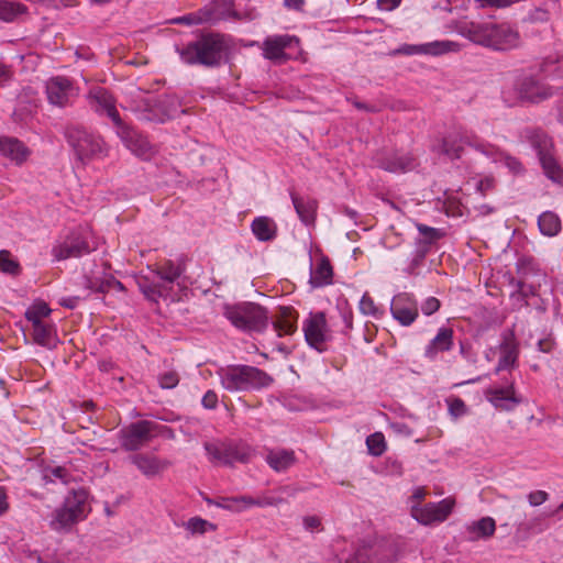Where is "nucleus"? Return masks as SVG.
<instances>
[{
	"label": "nucleus",
	"instance_id": "1",
	"mask_svg": "<svg viewBox=\"0 0 563 563\" xmlns=\"http://www.w3.org/2000/svg\"><path fill=\"white\" fill-rule=\"evenodd\" d=\"M465 146L474 148L492 163L507 167L515 175L523 172L522 164L516 157L508 155L496 145L485 142L465 130L454 131L445 135L438 151L450 159H460L464 154Z\"/></svg>",
	"mask_w": 563,
	"mask_h": 563
},
{
	"label": "nucleus",
	"instance_id": "2",
	"mask_svg": "<svg viewBox=\"0 0 563 563\" xmlns=\"http://www.w3.org/2000/svg\"><path fill=\"white\" fill-rule=\"evenodd\" d=\"M227 49V43L222 35L209 33L202 35L198 41L191 42L186 46L176 47L181 60L188 65L216 66L219 65L223 53Z\"/></svg>",
	"mask_w": 563,
	"mask_h": 563
},
{
	"label": "nucleus",
	"instance_id": "3",
	"mask_svg": "<svg viewBox=\"0 0 563 563\" xmlns=\"http://www.w3.org/2000/svg\"><path fill=\"white\" fill-rule=\"evenodd\" d=\"M221 386L231 393L260 389L271 385L272 378L250 365H229L218 371Z\"/></svg>",
	"mask_w": 563,
	"mask_h": 563
},
{
	"label": "nucleus",
	"instance_id": "4",
	"mask_svg": "<svg viewBox=\"0 0 563 563\" xmlns=\"http://www.w3.org/2000/svg\"><path fill=\"white\" fill-rule=\"evenodd\" d=\"M223 314L234 328L244 332H262L268 324L266 309L253 302L225 305Z\"/></svg>",
	"mask_w": 563,
	"mask_h": 563
},
{
	"label": "nucleus",
	"instance_id": "5",
	"mask_svg": "<svg viewBox=\"0 0 563 563\" xmlns=\"http://www.w3.org/2000/svg\"><path fill=\"white\" fill-rule=\"evenodd\" d=\"M98 247L97 239L89 227H78L65 238L57 240L52 249L55 261L80 257Z\"/></svg>",
	"mask_w": 563,
	"mask_h": 563
},
{
	"label": "nucleus",
	"instance_id": "6",
	"mask_svg": "<svg viewBox=\"0 0 563 563\" xmlns=\"http://www.w3.org/2000/svg\"><path fill=\"white\" fill-rule=\"evenodd\" d=\"M153 272L162 283L150 282L147 277L141 276L137 279V285L148 300L156 302L159 298H167L169 296L168 286L181 275L183 269L172 261H166L157 265Z\"/></svg>",
	"mask_w": 563,
	"mask_h": 563
},
{
	"label": "nucleus",
	"instance_id": "7",
	"mask_svg": "<svg viewBox=\"0 0 563 563\" xmlns=\"http://www.w3.org/2000/svg\"><path fill=\"white\" fill-rule=\"evenodd\" d=\"M162 426L150 420H141L122 428L118 438L126 451H137L161 434Z\"/></svg>",
	"mask_w": 563,
	"mask_h": 563
},
{
	"label": "nucleus",
	"instance_id": "8",
	"mask_svg": "<svg viewBox=\"0 0 563 563\" xmlns=\"http://www.w3.org/2000/svg\"><path fill=\"white\" fill-rule=\"evenodd\" d=\"M209 460L217 465H233L246 463L253 455V450L245 443H205Z\"/></svg>",
	"mask_w": 563,
	"mask_h": 563
},
{
	"label": "nucleus",
	"instance_id": "9",
	"mask_svg": "<svg viewBox=\"0 0 563 563\" xmlns=\"http://www.w3.org/2000/svg\"><path fill=\"white\" fill-rule=\"evenodd\" d=\"M456 500L449 496L439 503H427L424 505H411L410 515L423 526L438 525L445 521L452 514Z\"/></svg>",
	"mask_w": 563,
	"mask_h": 563
},
{
	"label": "nucleus",
	"instance_id": "10",
	"mask_svg": "<svg viewBox=\"0 0 563 563\" xmlns=\"http://www.w3.org/2000/svg\"><path fill=\"white\" fill-rule=\"evenodd\" d=\"M66 137L81 161L101 156L106 152L103 141L82 128L73 126L67 129Z\"/></svg>",
	"mask_w": 563,
	"mask_h": 563
},
{
	"label": "nucleus",
	"instance_id": "11",
	"mask_svg": "<svg viewBox=\"0 0 563 563\" xmlns=\"http://www.w3.org/2000/svg\"><path fill=\"white\" fill-rule=\"evenodd\" d=\"M533 146L538 151L539 159L545 176L552 181L563 184V168L559 165L552 153V142L545 134L537 135Z\"/></svg>",
	"mask_w": 563,
	"mask_h": 563
},
{
	"label": "nucleus",
	"instance_id": "12",
	"mask_svg": "<svg viewBox=\"0 0 563 563\" xmlns=\"http://www.w3.org/2000/svg\"><path fill=\"white\" fill-rule=\"evenodd\" d=\"M516 99L522 102H540L552 96L550 87L532 76L519 78L514 87Z\"/></svg>",
	"mask_w": 563,
	"mask_h": 563
},
{
	"label": "nucleus",
	"instance_id": "13",
	"mask_svg": "<svg viewBox=\"0 0 563 563\" xmlns=\"http://www.w3.org/2000/svg\"><path fill=\"white\" fill-rule=\"evenodd\" d=\"M303 332L307 343L319 352L327 347L329 330L323 312H317L309 316L303 322Z\"/></svg>",
	"mask_w": 563,
	"mask_h": 563
},
{
	"label": "nucleus",
	"instance_id": "14",
	"mask_svg": "<svg viewBox=\"0 0 563 563\" xmlns=\"http://www.w3.org/2000/svg\"><path fill=\"white\" fill-rule=\"evenodd\" d=\"M460 49L461 45L457 42L443 40L418 45L405 44L397 48L395 54L440 56L448 53H456Z\"/></svg>",
	"mask_w": 563,
	"mask_h": 563
},
{
	"label": "nucleus",
	"instance_id": "15",
	"mask_svg": "<svg viewBox=\"0 0 563 563\" xmlns=\"http://www.w3.org/2000/svg\"><path fill=\"white\" fill-rule=\"evenodd\" d=\"M390 313L401 325L409 327L419 316L418 303L412 295L400 292L391 300Z\"/></svg>",
	"mask_w": 563,
	"mask_h": 563
},
{
	"label": "nucleus",
	"instance_id": "16",
	"mask_svg": "<svg viewBox=\"0 0 563 563\" xmlns=\"http://www.w3.org/2000/svg\"><path fill=\"white\" fill-rule=\"evenodd\" d=\"M117 133L126 148H129L137 157L142 159H150L154 155V146L143 134H140L124 123L118 126Z\"/></svg>",
	"mask_w": 563,
	"mask_h": 563
},
{
	"label": "nucleus",
	"instance_id": "17",
	"mask_svg": "<svg viewBox=\"0 0 563 563\" xmlns=\"http://www.w3.org/2000/svg\"><path fill=\"white\" fill-rule=\"evenodd\" d=\"M377 165L386 172L400 174L413 170L419 163L413 153L407 151H395L384 154L377 158Z\"/></svg>",
	"mask_w": 563,
	"mask_h": 563
},
{
	"label": "nucleus",
	"instance_id": "18",
	"mask_svg": "<svg viewBox=\"0 0 563 563\" xmlns=\"http://www.w3.org/2000/svg\"><path fill=\"white\" fill-rule=\"evenodd\" d=\"M46 95L52 104L65 107L77 96V88L70 79L57 76L47 80Z\"/></svg>",
	"mask_w": 563,
	"mask_h": 563
},
{
	"label": "nucleus",
	"instance_id": "19",
	"mask_svg": "<svg viewBox=\"0 0 563 563\" xmlns=\"http://www.w3.org/2000/svg\"><path fill=\"white\" fill-rule=\"evenodd\" d=\"M488 46L497 51H507L515 48L520 43V35L517 30L508 24H494L492 23V31L489 32Z\"/></svg>",
	"mask_w": 563,
	"mask_h": 563
},
{
	"label": "nucleus",
	"instance_id": "20",
	"mask_svg": "<svg viewBox=\"0 0 563 563\" xmlns=\"http://www.w3.org/2000/svg\"><path fill=\"white\" fill-rule=\"evenodd\" d=\"M292 44L299 45V40L292 35H273L265 38L263 42V56L273 62H285L288 56L285 48L291 47Z\"/></svg>",
	"mask_w": 563,
	"mask_h": 563
},
{
	"label": "nucleus",
	"instance_id": "21",
	"mask_svg": "<svg viewBox=\"0 0 563 563\" xmlns=\"http://www.w3.org/2000/svg\"><path fill=\"white\" fill-rule=\"evenodd\" d=\"M485 397L497 410L501 411H511L521 402L512 383L504 387L488 388L485 391Z\"/></svg>",
	"mask_w": 563,
	"mask_h": 563
},
{
	"label": "nucleus",
	"instance_id": "22",
	"mask_svg": "<svg viewBox=\"0 0 563 563\" xmlns=\"http://www.w3.org/2000/svg\"><path fill=\"white\" fill-rule=\"evenodd\" d=\"M89 100L95 111L108 115L117 128L123 123L115 108L114 99L108 90L102 87L91 89Z\"/></svg>",
	"mask_w": 563,
	"mask_h": 563
},
{
	"label": "nucleus",
	"instance_id": "23",
	"mask_svg": "<svg viewBox=\"0 0 563 563\" xmlns=\"http://www.w3.org/2000/svg\"><path fill=\"white\" fill-rule=\"evenodd\" d=\"M218 1H214L213 3L198 10L197 12H191L183 16L175 18L170 22L188 26L205 23H216L227 16V14L223 11L218 10Z\"/></svg>",
	"mask_w": 563,
	"mask_h": 563
},
{
	"label": "nucleus",
	"instance_id": "24",
	"mask_svg": "<svg viewBox=\"0 0 563 563\" xmlns=\"http://www.w3.org/2000/svg\"><path fill=\"white\" fill-rule=\"evenodd\" d=\"M130 461L146 477L158 476L170 465L168 460L161 459L153 453H135L130 456Z\"/></svg>",
	"mask_w": 563,
	"mask_h": 563
},
{
	"label": "nucleus",
	"instance_id": "25",
	"mask_svg": "<svg viewBox=\"0 0 563 563\" xmlns=\"http://www.w3.org/2000/svg\"><path fill=\"white\" fill-rule=\"evenodd\" d=\"M454 30L471 42L487 47L492 23H475L462 20L455 23Z\"/></svg>",
	"mask_w": 563,
	"mask_h": 563
},
{
	"label": "nucleus",
	"instance_id": "26",
	"mask_svg": "<svg viewBox=\"0 0 563 563\" xmlns=\"http://www.w3.org/2000/svg\"><path fill=\"white\" fill-rule=\"evenodd\" d=\"M454 346V331L451 328L442 327L437 335L427 344L424 356L429 360H435L440 353L449 352Z\"/></svg>",
	"mask_w": 563,
	"mask_h": 563
},
{
	"label": "nucleus",
	"instance_id": "27",
	"mask_svg": "<svg viewBox=\"0 0 563 563\" xmlns=\"http://www.w3.org/2000/svg\"><path fill=\"white\" fill-rule=\"evenodd\" d=\"M0 154L16 165L23 164L31 151L18 139L0 137Z\"/></svg>",
	"mask_w": 563,
	"mask_h": 563
},
{
	"label": "nucleus",
	"instance_id": "28",
	"mask_svg": "<svg viewBox=\"0 0 563 563\" xmlns=\"http://www.w3.org/2000/svg\"><path fill=\"white\" fill-rule=\"evenodd\" d=\"M333 268L330 261L327 257H321L310 266V279L309 283L312 287L319 288L332 283Z\"/></svg>",
	"mask_w": 563,
	"mask_h": 563
},
{
	"label": "nucleus",
	"instance_id": "29",
	"mask_svg": "<svg viewBox=\"0 0 563 563\" xmlns=\"http://www.w3.org/2000/svg\"><path fill=\"white\" fill-rule=\"evenodd\" d=\"M295 210L306 225H310L314 222L318 209V201L310 197H301L295 192L290 194Z\"/></svg>",
	"mask_w": 563,
	"mask_h": 563
},
{
	"label": "nucleus",
	"instance_id": "30",
	"mask_svg": "<svg viewBox=\"0 0 563 563\" xmlns=\"http://www.w3.org/2000/svg\"><path fill=\"white\" fill-rule=\"evenodd\" d=\"M216 505L222 509L241 512V511H243L250 507H253V506L272 505V503L256 499L251 496H239V497H230V498L221 497L216 501Z\"/></svg>",
	"mask_w": 563,
	"mask_h": 563
},
{
	"label": "nucleus",
	"instance_id": "31",
	"mask_svg": "<svg viewBox=\"0 0 563 563\" xmlns=\"http://www.w3.org/2000/svg\"><path fill=\"white\" fill-rule=\"evenodd\" d=\"M63 505L71 510L79 521L84 520L90 511L88 493L85 489L73 490Z\"/></svg>",
	"mask_w": 563,
	"mask_h": 563
},
{
	"label": "nucleus",
	"instance_id": "32",
	"mask_svg": "<svg viewBox=\"0 0 563 563\" xmlns=\"http://www.w3.org/2000/svg\"><path fill=\"white\" fill-rule=\"evenodd\" d=\"M251 230L258 241L268 242L277 236L278 228L273 218L261 216L252 221Z\"/></svg>",
	"mask_w": 563,
	"mask_h": 563
},
{
	"label": "nucleus",
	"instance_id": "33",
	"mask_svg": "<svg viewBox=\"0 0 563 563\" xmlns=\"http://www.w3.org/2000/svg\"><path fill=\"white\" fill-rule=\"evenodd\" d=\"M32 338L38 345L45 347L55 346L57 333L54 323L48 321L32 323Z\"/></svg>",
	"mask_w": 563,
	"mask_h": 563
},
{
	"label": "nucleus",
	"instance_id": "34",
	"mask_svg": "<svg viewBox=\"0 0 563 563\" xmlns=\"http://www.w3.org/2000/svg\"><path fill=\"white\" fill-rule=\"evenodd\" d=\"M296 459L291 450H273L266 455L267 464L276 472H284L294 465Z\"/></svg>",
	"mask_w": 563,
	"mask_h": 563
},
{
	"label": "nucleus",
	"instance_id": "35",
	"mask_svg": "<svg viewBox=\"0 0 563 563\" xmlns=\"http://www.w3.org/2000/svg\"><path fill=\"white\" fill-rule=\"evenodd\" d=\"M27 13V8L16 1L0 0V21L13 22Z\"/></svg>",
	"mask_w": 563,
	"mask_h": 563
},
{
	"label": "nucleus",
	"instance_id": "36",
	"mask_svg": "<svg viewBox=\"0 0 563 563\" xmlns=\"http://www.w3.org/2000/svg\"><path fill=\"white\" fill-rule=\"evenodd\" d=\"M78 521L73 511L63 505L54 511L51 527L56 531H63L69 529Z\"/></svg>",
	"mask_w": 563,
	"mask_h": 563
},
{
	"label": "nucleus",
	"instance_id": "37",
	"mask_svg": "<svg viewBox=\"0 0 563 563\" xmlns=\"http://www.w3.org/2000/svg\"><path fill=\"white\" fill-rule=\"evenodd\" d=\"M346 563H394V561L383 559L372 547L362 545L346 560Z\"/></svg>",
	"mask_w": 563,
	"mask_h": 563
},
{
	"label": "nucleus",
	"instance_id": "38",
	"mask_svg": "<svg viewBox=\"0 0 563 563\" xmlns=\"http://www.w3.org/2000/svg\"><path fill=\"white\" fill-rule=\"evenodd\" d=\"M467 530L472 539L489 538L495 533L496 523L490 517H484L477 521L472 522Z\"/></svg>",
	"mask_w": 563,
	"mask_h": 563
},
{
	"label": "nucleus",
	"instance_id": "39",
	"mask_svg": "<svg viewBox=\"0 0 563 563\" xmlns=\"http://www.w3.org/2000/svg\"><path fill=\"white\" fill-rule=\"evenodd\" d=\"M538 225L541 233L548 236H555L561 231V220L551 211H545L539 217Z\"/></svg>",
	"mask_w": 563,
	"mask_h": 563
},
{
	"label": "nucleus",
	"instance_id": "40",
	"mask_svg": "<svg viewBox=\"0 0 563 563\" xmlns=\"http://www.w3.org/2000/svg\"><path fill=\"white\" fill-rule=\"evenodd\" d=\"M296 317L289 309L282 311V314L274 321V330L278 336L289 335L296 330Z\"/></svg>",
	"mask_w": 563,
	"mask_h": 563
},
{
	"label": "nucleus",
	"instance_id": "41",
	"mask_svg": "<svg viewBox=\"0 0 563 563\" xmlns=\"http://www.w3.org/2000/svg\"><path fill=\"white\" fill-rule=\"evenodd\" d=\"M518 358L517 346L512 342H506L501 345V356L498 361L496 372L515 366Z\"/></svg>",
	"mask_w": 563,
	"mask_h": 563
},
{
	"label": "nucleus",
	"instance_id": "42",
	"mask_svg": "<svg viewBox=\"0 0 563 563\" xmlns=\"http://www.w3.org/2000/svg\"><path fill=\"white\" fill-rule=\"evenodd\" d=\"M541 71L545 76H563V54L556 53L555 56L549 55L541 64Z\"/></svg>",
	"mask_w": 563,
	"mask_h": 563
},
{
	"label": "nucleus",
	"instance_id": "43",
	"mask_svg": "<svg viewBox=\"0 0 563 563\" xmlns=\"http://www.w3.org/2000/svg\"><path fill=\"white\" fill-rule=\"evenodd\" d=\"M360 311L365 316H371L375 319H382L385 310L382 306L375 303L374 299L365 292L358 303Z\"/></svg>",
	"mask_w": 563,
	"mask_h": 563
},
{
	"label": "nucleus",
	"instance_id": "44",
	"mask_svg": "<svg viewBox=\"0 0 563 563\" xmlns=\"http://www.w3.org/2000/svg\"><path fill=\"white\" fill-rule=\"evenodd\" d=\"M21 269V265L9 251H0V272L12 276H18L20 275Z\"/></svg>",
	"mask_w": 563,
	"mask_h": 563
},
{
	"label": "nucleus",
	"instance_id": "45",
	"mask_svg": "<svg viewBox=\"0 0 563 563\" xmlns=\"http://www.w3.org/2000/svg\"><path fill=\"white\" fill-rule=\"evenodd\" d=\"M52 310L44 301L34 302L25 312V318L31 323L45 321Z\"/></svg>",
	"mask_w": 563,
	"mask_h": 563
},
{
	"label": "nucleus",
	"instance_id": "46",
	"mask_svg": "<svg viewBox=\"0 0 563 563\" xmlns=\"http://www.w3.org/2000/svg\"><path fill=\"white\" fill-rule=\"evenodd\" d=\"M366 445L369 454L379 456L386 451V441L382 432H375L367 437Z\"/></svg>",
	"mask_w": 563,
	"mask_h": 563
},
{
	"label": "nucleus",
	"instance_id": "47",
	"mask_svg": "<svg viewBox=\"0 0 563 563\" xmlns=\"http://www.w3.org/2000/svg\"><path fill=\"white\" fill-rule=\"evenodd\" d=\"M417 230L422 236L423 244H432L435 241L442 239L445 235V231L442 229H437L432 227H428L422 223L417 224Z\"/></svg>",
	"mask_w": 563,
	"mask_h": 563
},
{
	"label": "nucleus",
	"instance_id": "48",
	"mask_svg": "<svg viewBox=\"0 0 563 563\" xmlns=\"http://www.w3.org/2000/svg\"><path fill=\"white\" fill-rule=\"evenodd\" d=\"M185 528L192 534H202L208 529L213 530L214 526L200 517H194L185 523Z\"/></svg>",
	"mask_w": 563,
	"mask_h": 563
},
{
	"label": "nucleus",
	"instance_id": "49",
	"mask_svg": "<svg viewBox=\"0 0 563 563\" xmlns=\"http://www.w3.org/2000/svg\"><path fill=\"white\" fill-rule=\"evenodd\" d=\"M159 386L165 389L174 388L179 383V376L174 371H168L166 373H163L158 377Z\"/></svg>",
	"mask_w": 563,
	"mask_h": 563
},
{
	"label": "nucleus",
	"instance_id": "50",
	"mask_svg": "<svg viewBox=\"0 0 563 563\" xmlns=\"http://www.w3.org/2000/svg\"><path fill=\"white\" fill-rule=\"evenodd\" d=\"M465 207L455 199L449 198L444 202V211L449 217H462L464 214Z\"/></svg>",
	"mask_w": 563,
	"mask_h": 563
},
{
	"label": "nucleus",
	"instance_id": "51",
	"mask_svg": "<svg viewBox=\"0 0 563 563\" xmlns=\"http://www.w3.org/2000/svg\"><path fill=\"white\" fill-rule=\"evenodd\" d=\"M449 411L454 418L462 417L466 413V405L461 398H452L449 400Z\"/></svg>",
	"mask_w": 563,
	"mask_h": 563
},
{
	"label": "nucleus",
	"instance_id": "52",
	"mask_svg": "<svg viewBox=\"0 0 563 563\" xmlns=\"http://www.w3.org/2000/svg\"><path fill=\"white\" fill-rule=\"evenodd\" d=\"M441 307V302L435 297H428L421 305V311L426 316H431Z\"/></svg>",
	"mask_w": 563,
	"mask_h": 563
},
{
	"label": "nucleus",
	"instance_id": "53",
	"mask_svg": "<svg viewBox=\"0 0 563 563\" xmlns=\"http://www.w3.org/2000/svg\"><path fill=\"white\" fill-rule=\"evenodd\" d=\"M527 498L532 507H537L549 499V494L545 490H533L528 494Z\"/></svg>",
	"mask_w": 563,
	"mask_h": 563
},
{
	"label": "nucleus",
	"instance_id": "54",
	"mask_svg": "<svg viewBox=\"0 0 563 563\" xmlns=\"http://www.w3.org/2000/svg\"><path fill=\"white\" fill-rule=\"evenodd\" d=\"M494 188L495 178L492 176H486L476 183V189L483 196L492 191Z\"/></svg>",
	"mask_w": 563,
	"mask_h": 563
},
{
	"label": "nucleus",
	"instance_id": "55",
	"mask_svg": "<svg viewBox=\"0 0 563 563\" xmlns=\"http://www.w3.org/2000/svg\"><path fill=\"white\" fill-rule=\"evenodd\" d=\"M202 406L206 409H216L218 406V395L214 390H208L201 400Z\"/></svg>",
	"mask_w": 563,
	"mask_h": 563
},
{
	"label": "nucleus",
	"instance_id": "56",
	"mask_svg": "<svg viewBox=\"0 0 563 563\" xmlns=\"http://www.w3.org/2000/svg\"><path fill=\"white\" fill-rule=\"evenodd\" d=\"M303 527L306 530L314 532L321 530V520L317 516H307L303 518Z\"/></svg>",
	"mask_w": 563,
	"mask_h": 563
},
{
	"label": "nucleus",
	"instance_id": "57",
	"mask_svg": "<svg viewBox=\"0 0 563 563\" xmlns=\"http://www.w3.org/2000/svg\"><path fill=\"white\" fill-rule=\"evenodd\" d=\"M387 472L391 475L400 476L402 474V465L395 459L386 460Z\"/></svg>",
	"mask_w": 563,
	"mask_h": 563
},
{
	"label": "nucleus",
	"instance_id": "58",
	"mask_svg": "<svg viewBox=\"0 0 563 563\" xmlns=\"http://www.w3.org/2000/svg\"><path fill=\"white\" fill-rule=\"evenodd\" d=\"M427 496V489L424 487H416L410 497V506L411 505H422L421 501Z\"/></svg>",
	"mask_w": 563,
	"mask_h": 563
},
{
	"label": "nucleus",
	"instance_id": "59",
	"mask_svg": "<svg viewBox=\"0 0 563 563\" xmlns=\"http://www.w3.org/2000/svg\"><path fill=\"white\" fill-rule=\"evenodd\" d=\"M482 7H507L518 0H476Z\"/></svg>",
	"mask_w": 563,
	"mask_h": 563
},
{
	"label": "nucleus",
	"instance_id": "60",
	"mask_svg": "<svg viewBox=\"0 0 563 563\" xmlns=\"http://www.w3.org/2000/svg\"><path fill=\"white\" fill-rule=\"evenodd\" d=\"M401 0H377L378 8L384 11H393L399 7Z\"/></svg>",
	"mask_w": 563,
	"mask_h": 563
},
{
	"label": "nucleus",
	"instance_id": "61",
	"mask_svg": "<svg viewBox=\"0 0 563 563\" xmlns=\"http://www.w3.org/2000/svg\"><path fill=\"white\" fill-rule=\"evenodd\" d=\"M52 475L58 479H60L63 483L68 482V473L65 467L57 466L52 470Z\"/></svg>",
	"mask_w": 563,
	"mask_h": 563
},
{
	"label": "nucleus",
	"instance_id": "62",
	"mask_svg": "<svg viewBox=\"0 0 563 563\" xmlns=\"http://www.w3.org/2000/svg\"><path fill=\"white\" fill-rule=\"evenodd\" d=\"M8 496L4 488L0 487V515L4 514L8 510Z\"/></svg>",
	"mask_w": 563,
	"mask_h": 563
},
{
	"label": "nucleus",
	"instance_id": "63",
	"mask_svg": "<svg viewBox=\"0 0 563 563\" xmlns=\"http://www.w3.org/2000/svg\"><path fill=\"white\" fill-rule=\"evenodd\" d=\"M365 329H366V332H365V340L367 342H372L374 340V336H375V333H376V327L374 323L372 322H367L365 324Z\"/></svg>",
	"mask_w": 563,
	"mask_h": 563
},
{
	"label": "nucleus",
	"instance_id": "64",
	"mask_svg": "<svg viewBox=\"0 0 563 563\" xmlns=\"http://www.w3.org/2000/svg\"><path fill=\"white\" fill-rule=\"evenodd\" d=\"M302 4L303 0H285V5L290 9L300 10Z\"/></svg>",
	"mask_w": 563,
	"mask_h": 563
}]
</instances>
